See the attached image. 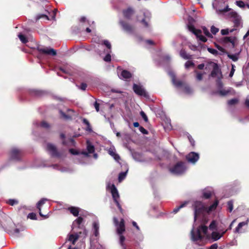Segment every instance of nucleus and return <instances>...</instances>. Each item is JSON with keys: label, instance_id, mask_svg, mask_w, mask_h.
<instances>
[{"label": "nucleus", "instance_id": "58", "mask_svg": "<svg viewBox=\"0 0 249 249\" xmlns=\"http://www.w3.org/2000/svg\"><path fill=\"white\" fill-rule=\"evenodd\" d=\"M140 114H141V116H142V117L144 120V121L147 122L148 121V118H147L146 115L145 114V113L143 111H142L140 112Z\"/></svg>", "mask_w": 249, "mask_h": 249}, {"label": "nucleus", "instance_id": "30", "mask_svg": "<svg viewBox=\"0 0 249 249\" xmlns=\"http://www.w3.org/2000/svg\"><path fill=\"white\" fill-rule=\"evenodd\" d=\"M68 210L74 216H77L79 213V208L76 207L71 206L68 208Z\"/></svg>", "mask_w": 249, "mask_h": 249}, {"label": "nucleus", "instance_id": "60", "mask_svg": "<svg viewBox=\"0 0 249 249\" xmlns=\"http://www.w3.org/2000/svg\"><path fill=\"white\" fill-rule=\"evenodd\" d=\"M30 93L32 95H40V91L36 89H32L31 90Z\"/></svg>", "mask_w": 249, "mask_h": 249}, {"label": "nucleus", "instance_id": "52", "mask_svg": "<svg viewBox=\"0 0 249 249\" xmlns=\"http://www.w3.org/2000/svg\"><path fill=\"white\" fill-rule=\"evenodd\" d=\"M77 86L79 89L83 91L85 90L87 88V85L85 83H82L79 86Z\"/></svg>", "mask_w": 249, "mask_h": 249}, {"label": "nucleus", "instance_id": "44", "mask_svg": "<svg viewBox=\"0 0 249 249\" xmlns=\"http://www.w3.org/2000/svg\"><path fill=\"white\" fill-rule=\"evenodd\" d=\"M216 227L217 224L216 221L215 220H213L209 225V229L212 231L215 230H216Z\"/></svg>", "mask_w": 249, "mask_h": 249}, {"label": "nucleus", "instance_id": "37", "mask_svg": "<svg viewBox=\"0 0 249 249\" xmlns=\"http://www.w3.org/2000/svg\"><path fill=\"white\" fill-rule=\"evenodd\" d=\"M34 124L36 125L37 126H41L43 128H48L50 127L49 124L45 121L41 122L40 124L37 122L34 123Z\"/></svg>", "mask_w": 249, "mask_h": 249}, {"label": "nucleus", "instance_id": "47", "mask_svg": "<svg viewBox=\"0 0 249 249\" xmlns=\"http://www.w3.org/2000/svg\"><path fill=\"white\" fill-rule=\"evenodd\" d=\"M238 99L237 98H233L232 99H231L228 101V104L229 106H232L236 104H237L238 102Z\"/></svg>", "mask_w": 249, "mask_h": 249}, {"label": "nucleus", "instance_id": "24", "mask_svg": "<svg viewBox=\"0 0 249 249\" xmlns=\"http://www.w3.org/2000/svg\"><path fill=\"white\" fill-rule=\"evenodd\" d=\"M60 138L63 140L62 142V144L64 145H67L68 146H74L75 144V142L74 140L72 138L66 140L65 139V134L61 133L60 134Z\"/></svg>", "mask_w": 249, "mask_h": 249}, {"label": "nucleus", "instance_id": "35", "mask_svg": "<svg viewBox=\"0 0 249 249\" xmlns=\"http://www.w3.org/2000/svg\"><path fill=\"white\" fill-rule=\"evenodd\" d=\"M82 122L84 124L87 125V127L85 129L86 131L89 132H91L92 131L90 124L87 119L83 118Z\"/></svg>", "mask_w": 249, "mask_h": 249}, {"label": "nucleus", "instance_id": "45", "mask_svg": "<svg viewBox=\"0 0 249 249\" xmlns=\"http://www.w3.org/2000/svg\"><path fill=\"white\" fill-rule=\"evenodd\" d=\"M202 30L204 34L208 37H213V36L210 33L209 30L206 27H202Z\"/></svg>", "mask_w": 249, "mask_h": 249}, {"label": "nucleus", "instance_id": "22", "mask_svg": "<svg viewBox=\"0 0 249 249\" xmlns=\"http://www.w3.org/2000/svg\"><path fill=\"white\" fill-rule=\"evenodd\" d=\"M81 231H74L68 235L67 242H70L72 245H74L79 238Z\"/></svg>", "mask_w": 249, "mask_h": 249}, {"label": "nucleus", "instance_id": "5", "mask_svg": "<svg viewBox=\"0 0 249 249\" xmlns=\"http://www.w3.org/2000/svg\"><path fill=\"white\" fill-rule=\"evenodd\" d=\"M169 171L174 175L181 176L186 172L187 167L185 163L182 161H179L171 167H170Z\"/></svg>", "mask_w": 249, "mask_h": 249}, {"label": "nucleus", "instance_id": "46", "mask_svg": "<svg viewBox=\"0 0 249 249\" xmlns=\"http://www.w3.org/2000/svg\"><path fill=\"white\" fill-rule=\"evenodd\" d=\"M41 18H44L46 20H49V17L45 15V14H39L38 15L36 16V20H38L40 19H41Z\"/></svg>", "mask_w": 249, "mask_h": 249}, {"label": "nucleus", "instance_id": "10", "mask_svg": "<svg viewBox=\"0 0 249 249\" xmlns=\"http://www.w3.org/2000/svg\"><path fill=\"white\" fill-rule=\"evenodd\" d=\"M133 89L134 92L137 95L143 96L146 98L149 97L148 93L146 92L142 86L134 84L133 85Z\"/></svg>", "mask_w": 249, "mask_h": 249}, {"label": "nucleus", "instance_id": "49", "mask_svg": "<svg viewBox=\"0 0 249 249\" xmlns=\"http://www.w3.org/2000/svg\"><path fill=\"white\" fill-rule=\"evenodd\" d=\"M235 3L237 6L241 8H245L246 7V4H245L244 2L242 0L236 1Z\"/></svg>", "mask_w": 249, "mask_h": 249}, {"label": "nucleus", "instance_id": "18", "mask_svg": "<svg viewBox=\"0 0 249 249\" xmlns=\"http://www.w3.org/2000/svg\"><path fill=\"white\" fill-rule=\"evenodd\" d=\"M48 201V199L45 198H42L40 199L36 204V208L38 210L39 214L40 216L43 217L45 219H46L49 217V213L50 212L47 211V213L46 214H43L41 212V207L45 203L46 201Z\"/></svg>", "mask_w": 249, "mask_h": 249}, {"label": "nucleus", "instance_id": "31", "mask_svg": "<svg viewBox=\"0 0 249 249\" xmlns=\"http://www.w3.org/2000/svg\"><path fill=\"white\" fill-rule=\"evenodd\" d=\"M219 204V201L218 200H215L214 202L209 207L207 208V211L208 213H210L213 211H214L216 209Z\"/></svg>", "mask_w": 249, "mask_h": 249}, {"label": "nucleus", "instance_id": "16", "mask_svg": "<svg viewBox=\"0 0 249 249\" xmlns=\"http://www.w3.org/2000/svg\"><path fill=\"white\" fill-rule=\"evenodd\" d=\"M22 156V151L17 148H13L10 152V158L14 160H19Z\"/></svg>", "mask_w": 249, "mask_h": 249}, {"label": "nucleus", "instance_id": "11", "mask_svg": "<svg viewBox=\"0 0 249 249\" xmlns=\"http://www.w3.org/2000/svg\"><path fill=\"white\" fill-rule=\"evenodd\" d=\"M100 224L98 220H95L93 222L92 225V232L93 235L91 237V240H97L100 236L99 233Z\"/></svg>", "mask_w": 249, "mask_h": 249}, {"label": "nucleus", "instance_id": "42", "mask_svg": "<svg viewBox=\"0 0 249 249\" xmlns=\"http://www.w3.org/2000/svg\"><path fill=\"white\" fill-rule=\"evenodd\" d=\"M228 210L230 212H231L233 209V201L231 200L227 202Z\"/></svg>", "mask_w": 249, "mask_h": 249}, {"label": "nucleus", "instance_id": "59", "mask_svg": "<svg viewBox=\"0 0 249 249\" xmlns=\"http://www.w3.org/2000/svg\"><path fill=\"white\" fill-rule=\"evenodd\" d=\"M193 65L194 63L192 62L189 61H187L185 64V67L186 69H188L189 68H190L191 66H193Z\"/></svg>", "mask_w": 249, "mask_h": 249}, {"label": "nucleus", "instance_id": "53", "mask_svg": "<svg viewBox=\"0 0 249 249\" xmlns=\"http://www.w3.org/2000/svg\"><path fill=\"white\" fill-rule=\"evenodd\" d=\"M219 31V29L214 26H212L211 27V32L213 35H215Z\"/></svg>", "mask_w": 249, "mask_h": 249}, {"label": "nucleus", "instance_id": "29", "mask_svg": "<svg viewBox=\"0 0 249 249\" xmlns=\"http://www.w3.org/2000/svg\"><path fill=\"white\" fill-rule=\"evenodd\" d=\"M212 192L204 189L202 191V195L200 197L203 199H207L210 198L212 196Z\"/></svg>", "mask_w": 249, "mask_h": 249}, {"label": "nucleus", "instance_id": "2", "mask_svg": "<svg viewBox=\"0 0 249 249\" xmlns=\"http://www.w3.org/2000/svg\"><path fill=\"white\" fill-rule=\"evenodd\" d=\"M216 13L219 15H223L226 17L227 18H232V22L234 23V26L236 28H240L242 26V22L241 17L235 11L229 7L227 5L223 9H216Z\"/></svg>", "mask_w": 249, "mask_h": 249}, {"label": "nucleus", "instance_id": "25", "mask_svg": "<svg viewBox=\"0 0 249 249\" xmlns=\"http://www.w3.org/2000/svg\"><path fill=\"white\" fill-rule=\"evenodd\" d=\"M249 222V218H248L246 221H243L239 223L235 229L234 231V233H241L244 232V231L242 230V228L244 226L248 225Z\"/></svg>", "mask_w": 249, "mask_h": 249}, {"label": "nucleus", "instance_id": "64", "mask_svg": "<svg viewBox=\"0 0 249 249\" xmlns=\"http://www.w3.org/2000/svg\"><path fill=\"white\" fill-rule=\"evenodd\" d=\"M28 217L30 218L31 219H36V214H35L34 213H29L28 216Z\"/></svg>", "mask_w": 249, "mask_h": 249}, {"label": "nucleus", "instance_id": "1", "mask_svg": "<svg viewBox=\"0 0 249 249\" xmlns=\"http://www.w3.org/2000/svg\"><path fill=\"white\" fill-rule=\"evenodd\" d=\"M208 227L205 225H200L197 228L193 227L191 231V240L199 246H202L199 242L202 241L204 236L211 242H214L220 239L227 232V230H220L219 231H213L211 234H208Z\"/></svg>", "mask_w": 249, "mask_h": 249}, {"label": "nucleus", "instance_id": "40", "mask_svg": "<svg viewBox=\"0 0 249 249\" xmlns=\"http://www.w3.org/2000/svg\"><path fill=\"white\" fill-rule=\"evenodd\" d=\"M127 171H128V169H127L126 171L121 172L119 174L118 180L120 182H121L123 179H124V178H125V177L126 176V173L127 172Z\"/></svg>", "mask_w": 249, "mask_h": 249}, {"label": "nucleus", "instance_id": "36", "mask_svg": "<svg viewBox=\"0 0 249 249\" xmlns=\"http://www.w3.org/2000/svg\"><path fill=\"white\" fill-rule=\"evenodd\" d=\"M118 235L120 236V238H119V243H120V245L121 246V247L122 248V249H127L125 244H124V240L125 239L124 236H123L122 235V234H118Z\"/></svg>", "mask_w": 249, "mask_h": 249}, {"label": "nucleus", "instance_id": "17", "mask_svg": "<svg viewBox=\"0 0 249 249\" xmlns=\"http://www.w3.org/2000/svg\"><path fill=\"white\" fill-rule=\"evenodd\" d=\"M104 44L105 46H106V52L105 54H106V56L104 57L103 59L106 62H110L111 61V55L110 53H111V45L110 43L107 40H105L104 41Z\"/></svg>", "mask_w": 249, "mask_h": 249}, {"label": "nucleus", "instance_id": "12", "mask_svg": "<svg viewBox=\"0 0 249 249\" xmlns=\"http://www.w3.org/2000/svg\"><path fill=\"white\" fill-rule=\"evenodd\" d=\"M113 222L115 226L117 228V232L118 234H123L125 231L124 221V219L122 218L120 222L116 217H114Z\"/></svg>", "mask_w": 249, "mask_h": 249}, {"label": "nucleus", "instance_id": "8", "mask_svg": "<svg viewBox=\"0 0 249 249\" xmlns=\"http://www.w3.org/2000/svg\"><path fill=\"white\" fill-rule=\"evenodd\" d=\"M107 191L110 192L111 194L112 198L116 203L118 209L122 213L123 209L119 203V200L120 198V195L117 188H107Z\"/></svg>", "mask_w": 249, "mask_h": 249}, {"label": "nucleus", "instance_id": "63", "mask_svg": "<svg viewBox=\"0 0 249 249\" xmlns=\"http://www.w3.org/2000/svg\"><path fill=\"white\" fill-rule=\"evenodd\" d=\"M229 33V30L228 29H222L221 30V33L222 35H227Z\"/></svg>", "mask_w": 249, "mask_h": 249}, {"label": "nucleus", "instance_id": "13", "mask_svg": "<svg viewBox=\"0 0 249 249\" xmlns=\"http://www.w3.org/2000/svg\"><path fill=\"white\" fill-rule=\"evenodd\" d=\"M83 218L80 216L76 218L72 223V231H79L78 230L84 229L83 225Z\"/></svg>", "mask_w": 249, "mask_h": 249}, {"label": "nucleus", "instance_id": "39", "mask_svg": "<svg viewBox=\"0 0 249 249\" xmlns=\"http://www.w3.org/2000/svg\"><path fill=\"white\" fill-rule=\"evenodd\" d=\"M223 41L225 43L230 42L233 47L234 46V38L233 37H224Z\"/></svg>", "mask_w": 249, "mask_h": 249}, {"label": "nucleus", "instance_id": "43", "mask_svg": "<svg viewBox=\"0 0 249 249\" xmlns=\"http://www.w3.org/2000/svg\"><path fill=\"white\" fill-rule=\"evenodd\" d=\"M18 37L22 43L25 44L28 42V39H27L26 36H24L23 35H22L21 34H19L18 35Z\"/></svg>", "mask_w": 249, "mask_h": 249}, {"label": "nucleus", "instance_id": "54", "mask_svg": "<svg viewBox=\"0 0 249 249\" xmlns=\"http://www.w3.org/2000/svg\"><path fill=\"white\" fill-rule=\"evenodd\" d=\"M222 78H217L216 80V84L218 89V90L223 87V83L221 81Z\"/></svg>", "mask_w": 249, "mask_h": 249}, {"label": "nucleus", "instance_id": "61", "mask_svg": "<svg viewBox=\"0 0 249 249\" xmlns=\"http://www.w3.org/2000/svg\"><path fill=\"white\" fill-rule=\"evenodd\" d=\"M189 203V200L185 201L183 202L182 203H181V204L179 206V207L180 209L183 208L185 207V206H186Z\"/></svg>", "mask_w": 249, "mask_h": 249}, {"label": "nucleus", "instance_id": "6", "mask_svg": "<svg viewBox=\"0 0 249 249\" xmlns=\"http://www.w3.org/2000/svg\"><path fill=\"white\" fill-rule=\"evenodd\" d=\"M46 149L52 157L60 158L63 156V151L58 150L56 146L53 143H48Z\"/></svg>", "mask_w": 249, "mask_h": 249}, {"label": "nucleus", "instance_id": "15", "mask_svg": "<svg viewBox=\"0 0 249 249\" xmlns=\"http://www.w3.org/2000/svg\"><path fill=\"white\" fill-rule=\"evenodd\" d=\"M188 28L189 31L195 35L197 38H199L200 40L203 42L207 41V38L201 35V31L200 30L196 29L194 26L191 25H188Z\"/></svg>", "mask_w": 249, "mask_h": 249}, {"label": "nucleus", "instance_id": "4", "mask_svg": "<svg viewBox=\"0 0 249 249\" xmlns=\"http://www.w3.org/2000/svg\"><path fill=\"white\" fill-rule=\"evenodd\" d=\"M151 18V14L150 12L147 10H144L141 12L140 15L137 16V20L141 22L145 29L150 31L151 29L150 24Z\"/></svg>", "mask_w": 249, "mask_h": 249}, {"label": "nucleus", "instance_id": "14", "mask_svg": "<svg viewBox=\"0 0 249 249\" xmlns=\"http://www.w3.org/2000/svg\"><path fill=\"white\" fill-rule=\"evenodd\" d=\"M213 65V70L211 73V76L213 77H217V78H222L223 75L221 71L218 67L217 64L215 63H211Z\"/></svg>", "mask_w": 249, "mask_h": 249}, {"label": "nucleus", "instance_id": "3", "mask_svg": "<svg viewBox=\"0 0 249 249\" xmlns=\"http://www.w3.org/2000/svg\"><path fill=\"white\" fill-rule=\"evenodd\" d=\"M168 73L171 77L172 82L175 87L181 89L183 92L186 94L190 95L193 93V89L187 84L181 80L176 79V75L173 71H169Z\"/></svg>", "mask_w": 249, "mask_h": 249}, {"label": "nucleus", "instance_id": "57", "mask_svg": "<svg viewBox=\"0 0 249 249\" xmlns=\"http://www.w3.org/2000/svg\"><path fill=\"white\" fill-rule=\"evenodd\" d=\"M139 129L140 131L143 134H147L148 133V131L142 126H140L139 128Z\"/></svg>", "mask_w": 249, "mask_h": 249}, {"label": "nucleus", "instance_id": "7", "mask_svg": "<svg viewBox=\"0 0 249 249\" xmlns=\"http://www.w3.org/2000/svg\"><path fill=\"white\" fill-rule=\"evenodd\" d=\"M92 39L93 41L98 44L97 46L94 47L95 52L100 56L105 54L106 50L104 48L103 46V45H105L104 44V41L105 40H101L96 36L94 37Z\"/></svg>", "mask_w": 249, "mask_h": 249}, {"label": "nucleus", "instance_id": "19", "mask_svg": "<svg viewBox=\"0 0 249 249\" xmlns=\"http://www.w3.org/2000/svg\"><path fill=\"white\" fill-rule=\"evenodd\" d=\"M86 151H82L81 154L86 157H89V154L94 153L95 152L94 146L89 141H87Z\"/></svg>", "mask_w": 249, "mask_h": 249}, {"label": "nucleus", "instance_id": "56", "mask_svg": "<svg viewBox=\"0 0 249 249\" xmlns=\"http://www.w3.org/2000/svg\"><path fill=\"white\" fill-rule=\"evenodd\" d=\"M187 137L191 144L194 146L195 144V142L194 140L193 139L192 136L189 134H188Z\"/></svg>", "mask_w": 249, "mask_h": 249}, {"label": "nucleus", "instance_id": "9", "mask_svg": "<svg viewBox=\"0 0 249 249\" xmlns=\"http://www.w3.org/2000/svg\"><path fill=\"white\" fill-rule=\"evenodd\" d=\"M192 207L194 210V219L196 220L197 216L204 210V207L201 201L196 200L194 201Z\"/></svg>", "mask_w": 249, "mask_h": 249}, {"label": "nucleus", "instance_id": "28", "mask_svg": "<svg viewBox=\"0 0 249 249\" xmlns=\"http://www.w3.org/2000/svg\"><path fill=\"white\" fill-rule=\"evenodd\" d=\"M131 76L132 74L129 71L126 70H123L122 71L119 77L122 79L126 80L127 79L131 78Z\"/></svg>", "mask_w": 249, "mask_h": 249}, {"label": "nucleus", "instance_id": "55", "mask_svg": "<svg viewBox=\"0 0 249 249\" xmlns=\"http://www.w3.org/2000/svg\"><path fill=\"white\" fill-rule=\"evenodd\" d=\"M235 66L234 64H231V71L230 72V74H229V77H232L234 74V73L235 72Z\"/></svg>", "mask_w": 249, "mask_h": 249}, {"label": "nucleus", "instance_id": "34", "mask_svg": "<svg viewBox=\"0 0 249 249\" xmlns=\"http://www.w3.org/2000/svg\"><path fill=\"white\" fill-rule=\"evenodd\" d=\"M231 88H228L227 89L221 88L218 90V93L221 96H226L231 92Z\"/></svg>", "mask_w": 249, "mask_h": 249}, {"label": "nucleus", "instance_id": "32", "mask_svg": "<svg viewBox=\"0 0 249 249\" xmlns=\"http://www.w3.org/2000/svg\"><path fill=\"white\" fill-rule=\"evenodd\" d=\"M25 229V227L22 225H19L18 227L17 226L15 229L13 231V234L15 235L16 236H18L19 232L23 231Z\"/></svg>", "mask_w": 249, "mask_h": 249}, {"label": "nucleus", "instance_id": "51", "mask_svg": "<svg viewBox=\"0 0 249 249\" xmlns=\"http://www.w3.org/2000/svg\"><path fill=\"white\" fill-rule=\"evenodd\" d=\"M207 50L209 53L213 54L215 56H216L219 54L218 51L214 49L213 48H208Z\"/></svg>", "mask_w": 249, "mask_h": 249}, {"label": "nucleus", "instance_id": "21", "mask_svg": "<svg viewBox=\"0 0 249 249\" xmlns=\"http://www.w3.org/2000/svg\"><path fill=\"white\" fill-rule=\"evenodd\" d=\"M37 50L41 53L54 56L56 54V51L50 47H38Z\"/></svg>", "mask_w": 249, "mask_h": 249}, {"label": "nucleus", "instance_id": "27", "mask_svg": "<svg viewBox=\"0 0 249 249\" xmlns=\"http://www.w3.org/2000/svg\"><path fill=\"white\" fill-rule=\"evenodd\" d=\"M134 13V11L131 8H128L126 10L123 11L124 16L127 19H130Z\"/></svg>", "mask_w": 249, "mask_h": 249}, {"label": "nucleus", "instance_id": "20", "mask_svg": "<svg viewBox=\"0 0 249 249\" xmlns=\"http://www.w3.org/2000/svg\"><path fill=\"white\" fill-rule=\"evenodd\" d=\"M186 158L189 162L195 164L199 160V155L197 153L191 152L186 156Z\"/></svg>", "mask_w": 249, "mask_h": 249}, {"label": "nucleus", "instance_id": "50", "mask_svg": "<svg viewBox=\"0 0 249 249\" xmlns=\"http://www.w3.org/2000/svg\"><path fill=\"white\" fill-rule=\"evenodd\" d=\"M195 72L196 73V79L198 81H201L203 78V75L205 73H202L201 72H198L197 71H195Z\"/></svg>", "mask_w": 249, "mask_h": 249}, {"label": "nucleus", "instance_id": "33", "mask_svg": "<svg viewBox=\"0 0 249 249\" xmlns=\"http://www.w3.org/2000/svg\"><path fill=\"white\" fill-rule=\"evenodd\" d=\"M239 53H236L234 54L227 53V56L228 57V58L231 59L233 61L236 62L239 59Z\"/></svg>", "mask_w": 249, "mask_h": 249}, {"label": "nucleus", "instance_id": "41", "mask_svg": "<svg viewBox=\"0 0 249 249\" xmlns=\"http://www.w3.org/2000/svg\"><path fill=\"white\" fill-rule=\"evenodd\" d=\"M59 112L61 117L65 119H71L72 117V115L70 114L67 115L61 110H60Z\"/></svg>", "mask_w": 249, "mask_h": 249}, {"label": "nucleus", "instance_id": "62", "mask_svg": "<svg viewBox=\"0 0 249 249\" xmlns=\"http://www.w3.org/2000/svg\"><path fill=\"white\" fill-rule=\"evenodd\" d=\"M69 152L72 155H78L79 154V153L76 151V150L74 149H69Z\"/></svg>", "mask_w": 249, "mask_h": 249}, {"label": "nucleus", "instance_id": "23", "mask_svg": "<svg viewBox=\"0 0 249 249\" xmlns=\"http://www.w3.org/2000/svg\"><path fill=\"white\" fill-rule=\"evenodd\" d=\"M120 23L123 29L127 34L132 35L134 33V28L131 25L123 20H120Z\"/></svg>", "mask_w": 249, "mask_h": 249}, {"label": "nucleus", "instance_id": "26", "mask_svg": "<svg viewBox=\"0 0 249 249\" xmlns=\"http://www.w3.org/2000/svg\"><path fill=\"white\" fill-rule=\"evenodd\" d=\"M108 153L116 161L119 162L120 157L119 155L116 153V150L114 147L110 148L108 150Z\"/></svg>", "mask_w": 249, "mask_h": 249}, {"label": "nucleus", "instance_id": "38", "mask_svg": "<svg viewBox=\"0 0 249 249\" xmlns=\"http://www.w3.org/2000/svg\"><path fill=\"white\" fill-rule=\"evenodd\" d=\"M179 54L181 57L185 59H189L191 58V56L187 54L186 51L184 50H181Z\"/></svg>", "mask_w": 249, "mask_h": 249}, {"label": "nucleus", "instance_id": "48", "mask_svg": "<svg viewBox=\"0 0 249 249\" xmlns=\"http://www.w3.org/2000/svg\"><path fill=\"white\" fill-rule=\"evenodd\" d=\"M18 201L14 199H10L7 201L6 203L10 205L11 206H14L16 204H18Z\"/></svg>", "mask_w": 249, "mask_h": 249}]
</instances>
